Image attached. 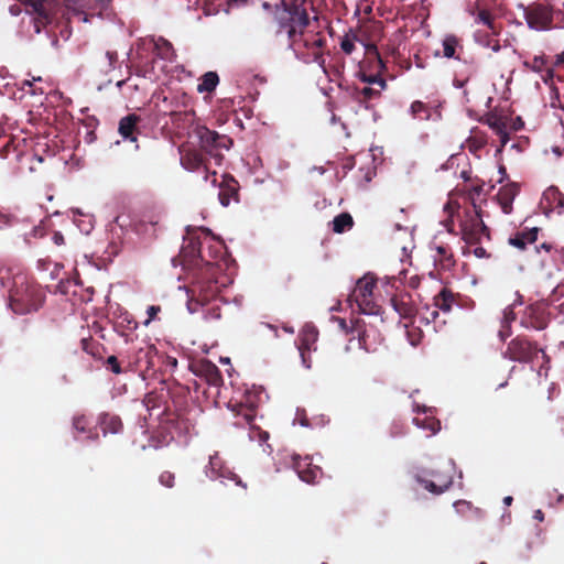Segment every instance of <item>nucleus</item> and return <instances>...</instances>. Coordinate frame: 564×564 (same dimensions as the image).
<instances>
[{
  "instance_id": "f257e3e1",
  "label": "nucleus",
  "mask_w": 564,
  "mask_h": 564,
  "mask_svg": "<svg viewBox=\"0 0 564 564\" xmlns=\"http://www.w3.org/2000/svg\"><path fill=\"white\" fill-rule=\"evenodd\" d=\"M187 238L181 250L183 265L194 271V281L217 283L221 271L219 262L224 259L225 245L209 229H187Z\"/></svg>"
},
{
  "instance_id": "f03ea898",
  "label": "nucleus",
  "mask_w": 564,
  "mask_h": 564,
  "mask_svg": "<svg viewBox=\"0 0 564 564\" xmlns=\"http://www.w3.org/2000/svg\"><path fill=\"white\" fill-rule=\"evenodd\" d=\"M276 34L285 32L289 46L294 47L297 36H303L311 24L308 2L306 0H280L274 10Z\"/></svg>"
},
{
  "instance_id": "7ed1b4c3",
  "label": "nucleus",
  "mask_w": 564,
  "mask_h": 564,
  "mask_svg": "<svg viewBox=\"0 0 564 564\" xmlns=\"http://www.w3.org/2000/svg\"><path fill=\"white\" fill-rule=\"evenodd\" d=\"M217 283H203L194 281L191 289L192 296L187 301V308L191 313H197L203 310L206 321H216L221 317L220 306L213 301L217 295Z\"/></svg>"
},
{
  "instance_id": "20e7f679",
  "label": "nucleus",
  "mask_w": 564,
  "mask_h": 564,
  "mask_svg": "<svg viewBox=\"0 0 564 564\" xmlns=\"http://www.w3.org/2000/svg\"><path fill=\"white\" fill-rule=\"evenodd\" d=\"M195 133L199 140V149L206 156L213 159L216 165H220L224 159L223 151L231 148L234 141L226 134H219L205 126H198Z\"/></svg>"
},
{
  "instance_id": "39448f33",
  "label": "nucleus",
  "mask_w": 564,
  "mask_h": 564,
  "mask_svg": "<svg viewBox=\"0 0 564 564\" xmlns=\"http://www.w3.org/2000/svg\"><path fill=\"white\" fill-rule=\"evenodd\" d=\"M414 479L433 495H441L453 485V474L449 464H440L432 469H421Z\"/></svg>"
},
{
  "instance_id": "423d86ee",
  "label": "nucleus",
  "mask_w": 564,
  "mask_h": 564,
  "mask_svg": "<svg viewBox=\"0 0 564 564\" xmlns=\"http://www.w3.org/2000/svg\"><path fill=\"white\" fill-rule=\"evenodd\" d=\"M377 286V278L368 273L360 278L352 293L349 296V301H354L360 313L367 315H379L381 307L378 305L373 297V290Z\"/></svg>"
},
{
  "instance_id": "0eeeda50",
  "label": "nucleus",
  "mask_w": 564,
  "mask_h": 564,
  "mask_svg": "<svg viewBox=\"0 0 564 564\" xmlns=\"http://www.w3.org/2000/svg\"><path fill=\"white\" fill-rule=\"evenodd\" d=\"M539 352L542 354L543 358H547L545 351L540 348L535 341H531L525 336L519 335L509 341L503 356L512 361L531 364L538 357Z\"/></svg>"
},
{
  "instance_id": "6e6552de",
  "label": "nucleus",
  "mask_w": 564,
  "mask_h": 564,
  "mask_svg": "<svg viewBox=\"0 0 564 564\" xmlns=\"http://www.w3.org/2000/svg\"><path fill=\"white\" fill-rule=\"evenodd\" d=\"M555 10L552 6L533 3L524 10V19L528 26L535 31H549L554 25Z\"/></svg>"
},
{
  "instance_id": "1a4fd4ad",
  "label": "nucleus",
  "mask_w": 564,
  "mask_h": 564,
  "mask_svg": "<svg viewBox=\"0 0 564 564\" xmlns=\"http://www.w3.org/2000/svg\"><path fill=\"white\" fill-rule=\"evenodd\" d=\"M462 234L468 245H477L482 237L490 239V230L482 221L480 212L476 209L474 216L462 224Z\"/></svg>"
},
{
  "instance_id": "9d476101",
  "label": "nucleus",
  "mask_w": 564,
  "mask_h": 564,
  "mask_svg": "<svg viewBox=\"0 0 564 564\" xmlns=\"http://www.w3.org/2000/svg\"><path fill=\"white\" fill-rule=\"evenodd\" d=\"M550 322L546 307L541 303H534L525 307L521 315L520 324L528 329L543 330Z\"/></svg>"
},
{
  "instance_id": "9b49d317",
  "label": "nucleus",
  "mask_w": 564,
  "mask_h": 564,
  "mask_svg": "<svg viewBox=\"0 0 564 564\" xmlns=\"http://www.w3.org/2000/svg\"><path fill=\"white\" fill-rule=\"evenodd\" d=\"M206 474L213 480L219 479L221 482H225V480H230L238 486L246 487L242 484L240 477L226 465L224 459L217 453L209 457V464Z\"/></svg>"
},
{
  "instance_id": "f8f14e48",
  "label": "nucleus",
  "mask_w": 564,
  "mask_h": 564,
  "mask_svg": "<svg viewBox=\"0 0 564 564\" xmlns=\"http://www.w3.org/2000/svg\"><path fill=\"white\" fill-rule=\"evenodd\" d=\"M191 371L204 379L209 386L220 387L223 384V376L219 368L208 359L195 360L189 365Z\"/></svg>"
},
{
  "instance_id": "ddd939ff",
  "label": "nucleus",
  "mask_w": 564,
  "mask_h": 564,
  "mask_svg": "<svg viewBox=\"0 0 564 564\" xmlns=\"http://www.w3.org/2000/svg\"><path fill=\"white\" fill-rule=\"evenodd\" d=\"M339 328L348 334H357V339L359 343V347L370 351L371 350V344L369 343L370 333L372 330V327L368 328L365 319L362 318H355L351 321V325L349 326L347 322L344 318H337Z\"/></svg>"
},
{
  "instance_id": "4468645a",
  "label": "nucleus",
  "mask_w": 564,
  "mask_h": 564,
  "mask_svg": "<svg viewBox=\"0 0 564 564\" xmlns=\"http://www.w3.org/2000/svg\"><path fill=\"white\" fill-rule=\"evenodd\" d=\"M292 468L295 470L299 478L307 484H316L317 479L322 476V469L317 465H314L310 457L293 455Z\"/></svg>"
},
{
  "instance_id": "2eb2a0df",
  "label": "nucleus",
  "mask_w": 564,
  "mask_h": 564,
  "mask_svg": "<svg viewBox=\"0 0 564 564\" xmlns=\"http://www.w3.org/2000/svg\"><path fill=\"white\" fill-rule=\"evenodd\" d=\"M230 405L238 417H241L246 424L252 425L257 415L259 395L252 392H246L241 401Z\"/></svg>"
},
{
  "instance_id": "dca6fc26",
  "label": "nucleus",
  "mask_w": 564,
  "mask_h": 564,
  "mask_svg": "<svg viewBox=\"0 0 564 564\" xmlns=\"http://www.w3.org/2000/svg\"><path fill=\"white\" fill-rule=\"evenodd\" d=\"M209 158L204 154L200 149H182L181 150V164L182 166L191 172L195 171H208Z\"/></svg>"
},
{
  "instance_id": "f3484780",
  "label": "nucleus",
  "mask_w": 564,
  "mask_h": 564,
  "mask_svg": "<svg viewBox=\"0 0 564 564\" xmlns=\"http://www.w3.org/2000/svg\"><path fill=\"white\" fill-rule=\"evenodd\" d=\"M297 42H301L306 50L312 51L315 62H324L322 50L326 45V39L321 31L306 33L303 31V36H297Z\"/></svg>"
},
{
  "instance_id": "a211bd4d",
  "label": "nucleus",
  "mask_w": 564,
  "mask_h": 564,
  "mask_svg": "<svg viewBox=\"0 0 564 564\" xmlns=\"http://www.w3.org/2000/svg\"><path fill=\"white\" fill-rule=\"evenodd\" d=\"M484 122L499 137L500 147L497 149L496 153H501L503 147L509 141L508 118L496 113H488Z\"/></svg>"
},
{
  "instance_id": "6ab92c4d",
  "label": "nucleus",
  "mask_w": 564,
  "mask_h": 564,
  "mask_svg": "<svg viewBox=\"0 0 564 564\" xmlns=\"http://www.w3.org/2000/svg\"><path fill=\"white\" fill-rule=\"evenodd\" d=\"M478 65L475 61H460L454 69L453 85L456 88H464L469 80L476 76Z\"/></svg>"
},
{
  "instance_id": "aec40b11",
  "label": "nucleus",
  "mask_w": 564,
  "mask_h": 564,
  "mask_svg": "<svg viewBox=\"0 0 564 564\" xmlns=\"http://www.w3.org/2000/svg\"><path fill=\"white\" fill-rule=\"evenodd\" d=\"M432 249L435 251L434 265L438 271H451L456 265L453 250L448 245H435Z\"/></svg>"
},
{
  "instance_id": "412c9836",
  "label": "nucleus",
  "mask_w": 564,
  "mask_h": 564,
  "mask_svg": "<svg viewBox=\"0 0 564 564\" xmlns=\"http://www.w3.org/2000/svg\"><path fill=\"white\" fill-rule=\"evenodd\" d=\"M141 117L135 113H129L122 117L119 121L118 132L126 141L137 142L138 134L140 133L139 123Z\"/></svg>"
},
{
  "instance_id": "4be33fe9",
  "label": "nucleus",
  "mask_w": 564,
  "mask_h": 564,
  "mask_svg": "<svg viewBox=\"0 0 564 564\" xmlns=\"http://www.w3.org/2000/svg\"><path fill=\"white\" fill-rule=\"evenodd\" d=\"M219 202L224 207H227L231 200L238 202L239 198V184L230 175H225L219 185L218 193Z\"/></svg>"
},
{
  "instance_id": "5701e85b",
  "label": "nucleus",
  "mask_w": 564,
  "mask_h": 564,
  "mask_svg": "<svg viewBox=\"0 0 564 564\" xmlns=\"http://www.w3.org/2000/svg\"><path fill=\"white\" fill-rule=\"evenodd\" d=\"M318 330L312 324H305L301 329L299 340V351L302 357L303 364L306 362V352H310L313 345L317 341Z\"/></svg>"
},
{
  "instance_id": "b1692460",
  "label": "nucleus",
  "mask_w": 564,
  "mask_h": 564,
  "mask_svg": "<svg viewBox=\"0 0 564 564\" xmlns=\"http://www.w3.org/2000/svg\"><path fill=\"white\" fill-rule=\"evenodd\" d=\"M518 194L519 186L516 183H508L499 188L496 198L505 214L512 213V204Z\"/></svg>"
},
{
  "instance_id": "393cba45",
  "label": "nucleus",
  "mask_w": 564,
  "mask_h": 564,
  "mask_svg": "<svg viewBox=\"0 0 564 564\" xmlns=\"http://www.w3.org/2000/svg\"><path fill=\"white\" fill-rule=\"evenodd\" d=\"M390 302L394 311L403 318H411L416 314L415 305L408 293L394 295Z\"/></svg>"
},
{
  "instance_id": "a878e982",
  "label": "nucleus",
  "mask_w": 564,
  "mask_h": 564,
  "mask_svg": "<svg viewBox=\"0 0 564 564\" xmlns=\"http://www.w3.org/2000/svg\"><path fill=\"white\" fill-rule=\"evenodd\" d=\"M158 350L153 345H144L135 352V365L142 371H148L155 366Z\"/></svg>"
},
{
  "instance_id": "bb28decb",
  "label": "nucleus",
  "mask_w": 564,
  "mask_h": 564,
  "mask_svg": "<svg viewBox=\"0 0 564 564\" xmlns=\"http://www.w3.org/2000/svg\"><path fill=\"white\" fill-rule=\"evenodd\" d=\"M98 424L104 433L119 434L123 431V423L119 415L113 413L104 412L98 416Z\"/></svg>"
},
{
  "instance_id": "cd10ccee",
  "label": "nucleus",
  "mask_w": 564,
  "mask_h": 564,
  "mask_svg": "<svg viewBox=\"0 0 564 564\" xmlns=\"http://www.w3.org/2000/svg\"><path fill=\"white\" fill-rule=\"evenodd\" d=\"M539 228H525L516 232L513 236L509 238V243L519 249L524 250L528 245L534 243L538 239Z\"/></svg>"
},
{
  "instance_id": "c85d7f7f",
  "label": "nucleus",
  "mask_w": 564,
  "mask_h": 564,
  "mask_svg": "<svg viewBox=\"0 0 564 564\" xmlns=\"http://www.w3.org/2000/svg\"><path fill=\"white\" fill-rule=\"evenodd\" d=\"M77 2L78 0H24L26 7L33 9L34 11L41 10L42 13L44 12V4H47V7L54 13L58 6H64L67 9H75Z\"/></svg>"
},
{
  "instance_id": "c756f323",
  "label": "nucleus",
  "mask_w": 564,
  "mask_h": 564,
  "mask_svg": "<svg viewBox=\"0 0 564 564\" xmlns=\"http://www.w3.org/2000/svg\"><path fill=\"white\" fill-rule=\"evenodd\" d=\"M433 302L434 306L444 313L451 312L454 305H458L455 294L447 288H443L433 297Z\"/></svg>"
},
{
  "instance_id": "7c9ffc66",
  "label": "nucleus",
  "mask_w": 564,
  "mask_h": 564,
  "mask_svg": "<svg viewBox=\"0 0 564 564\" xmlns=\"http://www.w3.org/2000/svg\"><path fill=\"white\" fill-rule=\"evenodd\" d=\"M151 42L153 43V52L158 57L169 62L175 59L176 53L171 42L164 37L152 39Z\"/></svg>"
},
{
  "instance_id": "2f4dec72",
  "label": "nucleus",
  "mask_w": 564,
  "mask_h": 564,
  "mask_svg": "<svg viewBox=\"0 0 564 564\" xmlns=\"http://www.w3.org/2000/svg\"><path fill=\"white\" fill-rule=\"evenodd\" d=\"M169 422L178 435L188 434L194 429L192 420L183 411L174 413Z\"/></svg>"
},
{
  "instance_id": "473e14b6",
  "label": "nucleus",
  "mask_w": 564,
  "mask_h": 564,
  "mask_svg": "<svg viewBox=\"0 0 564 564\" xmlns=\"http://www.w3.org/2000/svg\"><path fill=\"white\" fill-rule=\"evenodd\" d=\"M487 144V134L478 129L471 130L466 140V147L469 152L477 154Z\"/></svg>"
},
{
  "instance_id": "72a5a7b5",
  "label": "nucleus",
  "mask_w": 564,
  "mask_h": 564,
  "mask_svg": "<svg viewBox=\"0 0 564 564\" xmlns=\"http://www.w3.org/2000/svg\"><path fill=\"white\" fill-rule=\"evenodd\" d=\"M543 200L547 203L551 209H562L564 207V195L556 187H549L543 193Z\"/></svg>"
},
{
  "instance_id": "f704fd0d",
  "label": "nucleus",
  "mask_w": 564,
  "mask_h": 564,
  "mask_svg": "<svg viewBox=\"0 0 564 564\" xmlns=\"http://www.w3.org/2000/svg\"><path fill=\"white\" fill-rule=\"evenodd\" d=\"M354 226V219L349 213H341L337 215L333 220V231L336 234H343L350 230Z\"/></svg>"
},
{
  "instance_id": "c9c22d12",
  "label": "nucleus",
  "mask_w": 564,
  "mask_h": 564,
  "mask_svg": "<svg viewBox=\"0 0 564 564\" xmlns=\"http://www.w3.org/2000/svg\"><path fill=\"white\" fill-rule=\"evenodd\" d=\"M218 83H219V77H218L217 73L207 72L202 76L200 83L197 86V90L199 93H212L213 90H215Z\"/></svg>"
},
{
  "instance_id": "e433bc0d",
  "label": "nucleus",
  "mask_w": 564,
  "mask_h": 564,
  "mask_svg": "<svg viewBox=\"0 0 564 564\" xmlns=\"http://www.w3.org/2000/svg\"><path fill=\"white\" fill-rule=\"evenodd\" d=\"M43 11L44 12L42 13L41 10L34 11L32 9V12H34L36 14L35 19H34V30L36 33H40L42 28H44L46 24H48L52 20L53 12L47 7V4L43 6Z\"/></svg>"
},
{
  "instance_id": "4c0bfd02",
  "label": "nucleus",
  "mask_w": 564,
  "mask_h": 564,
  "mask_svg": "<svg viewBox=\"0 0 564 564\" xmlns=\"http://www.w3.org/2000/svg\"><path fill=\"white\" fill-rule=\"evenodd\" d=\"M476 21L486 25L494 34H498L500 32V28L497 26L495 18L488 10H480L477 13Z\"/></svg>"
},
{
  "instance_id": "58836bf2",
  "label": "nucleus",
  "mask_w": 564,
  "mask_h": 564,
  "mask_svg": "<svg viewBox=\"0 0 564 564\" xmlns=\"http://www.w3.org/2000/svg\"><path fill=\"white\" fill-rule=\"evenodd\" d=\"M459 46V40L455 35H447L443 40V54L447 58H457L455 56L456 48Z\"/></svg>"
},
{
  "instance_id": "ea45409f",
  "label": "nucleus",
  "mask_w": 564,
  "mask_h": 564,
  "mask_svg": "<svg viewBox=\"0 0 564 564\" xmlns=\"http://www.w3.org/2000/svg\"><path fill=\"white\" fill-rule=\"evenodd\" d=\"M382 89H376L371 87H364L359 90H357L356 99L360 102L367 106V104L376 99L380 96Z\"/></svg>"
},
{
  "instance_id": "a19ab883",
  "label": "nucleus",
  "mask_w": 564,
  "mask_h": 564,
  "mask_svg": "<svg viewBox=\"0 0 564 564\" xmlns=\"http://www.w3.org/2000/svg\"><path fill=\"white\" fill-rule=\"evenodd\" d=\"M143 406L148 412L161 406V397L155 392L147 393L143 401Z\"/></svg>"
},
{
  "instance_id": "79ce46f5",
  "label": "nucleus",
  "mask_w": 564,
  "mask_h": 564,
  "mask_svg": "<svg viewBox=\"0 0 564 564\" xmlns=\"http://www.w3.org/2000/svg\"><path fill=\"white\" fill-rule=\"evenodd\" d=\"M411 112L415 118L423 119L429 117V108L419 100L412 102Z\"/></svg>"
},
{
  "instance_id": "37998d69",
  "label": "nucleus",
  "mask_w": 564,
  "mask_h": 564,
  "mask_svg": "<svg viewBox=\"0 0 564 564\" xmlns=\"http://www.w3.org/2000/svg\"><path fill=\"white\" fill-rule=\"evenodd\" d=\"M357 36L355 34H346L340 41V48L346 54H351L355 50V41Z\"/></svg>"
},
{
  "instance_id": "c03bdc74",
  "label": "nucleus",
  "mask_w": 564,
  "mask_h": 564,
  "mask_svg": "<svg viewBox=\"0 0 564 564\" xmlns=\"http://www.w3.org/2000/svg\"><path fill=\"white\" fill-rule=\"evenodd\" d=\"M360 79L367 84H376L380 87V89H384L387 86L386 80L378 74L377 75H367L365 73H361Z\"/></svg>"
},
{
  "instance_id": "a18cd8bd",
  "label": "nucleus",
  "mask_w": 564,
  "mask_h": 564,
  "mask_svg": "<svg viewBox=\"0 0 564 564\" xmlns=\"http://www.w3.org/2000/svg\"><path fill=\"white\" fill-rule=\"evenodd\" d=\"M366 51H367V54L369 56L372 55L376 58L379 72L384 70L386 69V64H384L383 59L380 56L378 47L375 44H369V45H367Z\"/></svg>"
},
{
  "instance_id": "49530a36",
  "label": "nucleus",
  "mask_w": 564,
  "mask_h": 564,
  "mask_svg": "<svg viewBox=\"0 0 564 564\" xmlns=\"http://www.w3.org/2000/svg\"><path fill=\"white\" fill-rule=\"evenodd\" d=\"M524 65L533 72L540 73L545 68L546 61L542 56H534L532 61L525 62Z\"/></svg>"
},
{
  "instance_id": "de8ad7c7",
  "label": "nucleus",
  "mask_w": 564,
  "mask_h": 564,
  "mask_svg": "<svg viewBox=\"0 0 564 564\" xmlns=\"http://www.w3.org/2000/svg\"><path fill=\"white\" fill-rule=\"evenodd\" d=\"M517 318V314L513 310V305L507 306L502 312L500 324L510 326Z\"/></svg>"
},
{
  "instance_id": "09e8293b",
  "label": "nucleus",
  "mask_w": 564,
  "mask_h": 564,
  "mask_svg": "<svg viewBox=\"0 0 564 564\" xmlns=\"http://www.w3.org/2000/svg\"><path fill=\"white\" fill-rule=\"evenodd\" d=\"M159 482L166 488H173L175 485V475L172 471L164 470L159 476Z\"/></svg>"
},
{
  "instance_id": "8fccbe9b",
  "label": "nucleus",
  "mask_w": 564,
  "mask_h": 564,
  "mask_svg": "<svg viewBox=\"0 0 564 564\" xmlns=\"http://www.w3.org/2000/svg\"><path fill=\"white\" fill-rule=\"evenodd\" d=\"M74 429L79 433H86L88 431V420L85 415L75 416L73 420Z\"/></svg>"
},
{
  "instance_id": "3c124183",
  "label": "nucleus",
  "mask_w": 564,
  "mask_h": 564,
  "mask_svg": "<svg viewBox=\"0 0 564 564\" xmlns=\"http://www.w3.org/2000/svg\"><path fill=\"white\" fill-rule=\"evenodd\" d=\"M406 335H408L409 341L411 343L412 346H416L420 344L421 338H422V332L419 327L408 328Z\"/></svg>"
},
{
  "instance_id": "603ef678",
  "label": "nucleus",
  "mask_w": 564,
  "mask_h": 564,
  "mask_svg": "<svg viewBox=\"0 0 564 564\" xmlns=\"http://www.w3.org/2000/svg\"><path fill=\"white\" fill-rule=\"evenodd\" d=\"M414 423L419 426H422L424 429L431 430L433 433H436L440 430V422L435 419H425L424 424H421L419 419L413 420Z\"/></svg>"
},
{
  "instance_id": "864d4df0",
  "label": "nucleus",
  "mask_w": 564,
  "mask_h": 564,
  "mask_svg": "<svg viewBox=\"0 0 564 564\" xmlns=\"http://www.w3.org/2000/svg\"><path fill=\"white\" fill-rule=\"evenodd\" d=\"M106 365H107L108 369H110L116 375H119V373L122 372V369L120 367V362H119V360L117 359L116 356H109L107 358Z\"/></svg>"
},
{
  "instance_id": "5fc2aeb1",
  "label": "nucleus",
  "mask_w": 564,
  "mask_h": 564,
  "mask_svg": "<svg viewBox=\"0 0 564 564\" xmlns=\"http://www.w3.org/2000/svg\"><path fill=\"white\" fill-rule=\"evenodd\" d=\"M160 312H161V306H159V305L149 306L147 310L148 318L144 321V325L147 326L152 321H154Z\"/></svg>"
},
{
  "instance_id": "6e6d98bb",
  "label": "nucleus",
  "mask_w": 564,
  "mask_h": 564,
  "mask_svg": "<svg viewBox=\"0 0 564 564\" xmlns=\"http://www.w3.org/2000/svg\"><path fill=\"white\" fill-rule=\"evenodd\" d=\"M524 122L520 117H517L516 119H508V128H510L513 131H519L523 128Z\"/></svg>"
},
{
  "instance_id": "4d7b16f0",
  "label": "nucleus",
  "mask_w": 564,
  "mask_h": 564,
  "mask_svg": "<svg viewBox=\"0 0 564 564\" xmlns=\"http://www.w3.org/2000/svg\"><path fill=\"white\" fill-rule=\"evenodd\" d=\"M509 336H511V325L506 326L503 324L500 325L499 337L502 341H505Z\"/></svg>"
},
{
  "instance_id": "13d9d810",
  "label": "nucleus",
  "mask_w": 564,
  "mask_h": 564,
  "mask_svg": "<svg viewBox=\"0 0 564 564\" xmlns=\"http://www.w3.org/2000/svg\"><path fill=\"white\" fill-rule=\"evenodd\" d=\"M473 253L477 258H490V253L487 252V250L484 247L477 246L474 248Z\"/></svg>"
},
{
  "instance_id": "bf43d9fd",
  "label": "nucleus",
  "mask_w": 564,
  "mask_h": 564,
  "mask_svg": "<svg viewBox=\"0 0 564 564\" xmlns=\"http://www.w3.org/2000/svg\"><path fill=\"white\" fill-rule=\"evenodd\" d=\"M82 346H83V349H84L85 351H87L88 354L94 355V351H93L94 341H93V340H89V339H83V340H82Z\"/></svg>"
},
{
  "instance_id": "052dcab7",
  "label": "nucleus",
  "mask_w": 564,
  "mask_h": 564,
  "mask_svg": "<svg viewBox=\"0 0 564 564\" xmlns=\"http://www.w3.org/2000/svg\"><path fill=\"white\" fill-rule=\"evenodd\" d=\"M276 8V3L275 4H271L270 2H267L264 1L262 3V9L267 12H270L272 14V19L274 20V10Z\"/></svg>"
},
{
  "instance_id": "680f3d73",
  "label": "nucleus",
  "mask_w": 564,
  "mask_h": 564,
  "mask_svg": "<svg viewBox=\"0 0 564 564\" xmlns=\"http://www.w3.org/2000/svg\"><path fill=\"white\" fill-rule=\"evenodd\" d=\"M553 295L558 299L561 296H564V281L561 282L554 290Z\"/></svg>"
},
{
  "instance_id": "e2e57ef3",
  "label": "nucleus",
  "mask_w": 564,
  "mask_h": 564,
  "mask_svg": "<svg viewBox=\"0 0 564 564\" xmlns=\"http://www.w3.org/2000/svg\"><path fill=\"white\" fill-rule=\"evenodd\" d=\"M53 241H54L55 245L61 246V245H64L65 239H64V236L61 232L56 231L53 235Z\"/></svg>"
},
{
  "instance_id": "0e129e2a",
  "label": "nucleus",
  "mask_w": 564,
  "mask_h": 564,
  "mask_svg": "<svg viewBox=\"0 0 564 564\" xmlns=\"http://www.w3.org/2000/svg\"><path fill=\"white\" fill-rule=\"evenodd\" d=\"M421 279L417 275H413L409 279V286L416 289L420 285Z\"/></svg>"
},
{
  "instance_id": "69168bd1",
  "label": "nucleus",
  "mask_w": 564,
  "mask_h": 564,
  "mask_svg": "<svg viewBox=\"0 0 564 564\" xmlns=\"http://www.w3.org/2000/svg\"><path fill=\"white\" fill-rule=\"evenodd\" d=\"M533 518L540 522L544 520V513L542 510L538 509L534 511Z\"/></svg>"
},
{
  "instance_id": "338daca9",
  "label": "nucleus",
  "mask_w": 564,
  "mask_h": 564,
  "mask_svg": "<svg viewBox=\"0 0 564 564\" xmlns=\"http://www.w3.org/2000/svg\"><path fill=\"white\" fill-rule=\"evenodd\" d=\"M129 329H135L138 324L134 321L127 319Z\"/></svg>"
},
{
  "instance_id": "774afa93",
  "label": "nucleus",
  "mask_w": 564,
  "mask_h": 564,
  "mask_svg": "<svg viewBox=\"0 0 564 564\" xmlns=\"http://www.w3.org/2000/svg\"><path fill=\"white\" fill-rule=\"evenodd\" d=\"M512 501H513V499H512L511 496H507V497L503 498V502L507 506H510L512 503Z\"/></svg>"
}]
</instances>
